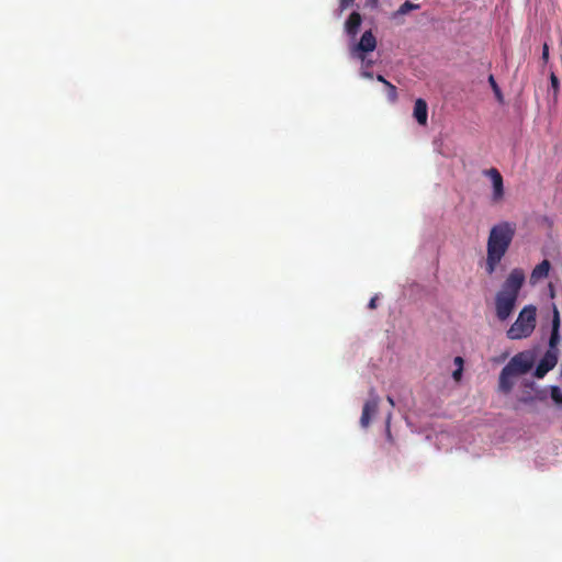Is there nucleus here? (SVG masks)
<instances>
[{"mask_svg":"<svg viewBox=\"0 0 562 562\" xmlns=\"http://www.w3.org/2000/svg\"><path fill=\"white\" fill-rule=\"evenodd\" d=\"M516 224L501 222L492 226L487 238L486 272L493 274L503 257L508 251L515 237Z\"/></svg>","mask_w":562,"mask_h":562,"instance_id":"f257e3e1","label":"nucleus"},{"mask_svg":"<svg viewBox=\"0 0 562 562\" xmlns=\"http://www.w3.org/2000/svg\"><path fill=\"white\" fill-rule=\"evenodd\" d=\"M526 276L522 269H513L502 284L501 290L496 293L495 310L499 321H506L514 312Z\"/></svg>","mask_w":562,"mask_h":562,"instance_id":"f03ea898","label":"nucleus"},{"mask_svg":"<svg viewBox=\"0 0 562 562\" xmlns=\"http://www.w3.org/2000/svg\"><path fill=\"white\" fill-rule=\"evenodd\" d=\"M533 363L532 355L527 351L515 355L501 371L498 379L499 391L509 393L514 387L513 379L529 372Z\"/></svg>","mask_w":562,"mask_h":562,"instance_id":"7ed1b4c3","label":"nucleus"},{"mask_svg":"<svg viewBox=\"0 0 562 562\" xmlns=\"http://www.w3.org/2000/svg\"><path fill=\"white\" fill-rule=\"evenodd\" d=\"M536 313L537 310L533 305L525 306L507 330V337L512 340L529 337L536 327Z\"/></svg>","mask_w":562,"mask_h":562,"instance_id":"20e7f679","label":"nucleus"},{"mask_svg":"<svg viewBox=\"0 0 562 562\" xmlns=\"http://www.w3.org/2000/svg\"><path fill=\"white\" fill-rule=\"evenodd\" d=\"M376 48V38L373 35L372 31H366L360 41L352 46H350V55L352 58L360 59L364 61V55L373 52Z\"/></svg>","mask_w":562,"mask_h":562,"instance_id":"39448f33","label":"nucleus"},{"mask_svg":"<svg viewBox=\"0 0 562 562\" xmlns=\"http://www.w3.org/2000/svg\"><path fill=\"white\" fill-rule=\"evenodd\" d=\"M369 396L370 398L364 403L360 417V425L363 428H367L370 425L371 418L376 414L380 403V397L374 387L370 389Z\"/></svg>","mask_w":562,"mask_h":562,"instance_id":"423d86ee","label":"nucleus"},{"mask_svg":"<svg viewBox=\"0 0 562 562\" xmlns=\"http://www.w3.org/2000/svg\"><path fill=\"white\" fill-rule=\"evenodd\" d=\"M484 175L492 181L493 193L492 202L499 203L504 199V181L501 172L496 168H490L484 171Z\"/></svg>","mask_w":562,"mask_h":562,"instance_id":"0eeeda50","label":"nucleus"},{"mask_svg":"<svg viewBox=\"0 0 562 562\" xmlns=\"http://www.w3.org/2000/svg\"><path fill=\"white\" fill-rule=\"evenodd\" d=\"M560 313L555 305H553V316H552V328H551V335L549 338V347L550 352L552 350H555L558 345L560 344Z\"/></svg>","mask_w":562,"mask_h":562,"instance_id":"6e6552de","label":"nucleus"},{"mask_svg":"<svg viewBox=\"0 0 562 562\" xmlns=\"http://www.w3.org/2000/svg\"><path fill=\"white\" fill-rule=\"evenodd\" d=\"M361 22H362L361 14L359 12L353 11L348 16V19L345 23L346 33L351 37H355L359 32Z\"/></svg>","mask_w":562,"mask_h":562,"instance_id":"1a4fd4ad","label":"nucleus"},{"mask_svg":"<svg viewBox=\"0 0 562 562\" xmlns=\"http://www.w3.org/2000/svg\"><path fill=\"white\" fill-rule=\"evenodd\" d=\"M555 356L551 357L550 351H548L547 357L537 366L535 376L538 379L543 378L555 366Z\"/></svg>","mask_w":562,"mask_h":562,"instance_id":"9d476101","label":"nucleus"},{"mask_svg":"<svg viewBox=\"0 0 562 562\" xmlns=\"http://www.w3.org/2000/svg\"><path fill=\"white\" fill-rule=\"evenodd\" d=\"M550 261L544 259L542 260L540 263H538L531 274H530V281L531 283H537L538 281L544 279L548 277L549 274V271H550Z\"/></svg>","mask_w":562,"mask_h":562,"instance_id":"9b49d317","label":"nucleus"},{"mask_svg":"<svg viewBox=\"0 0 562 562\" xmlns=\"http://www.w3.org/2000/svg\"><path fill=\"white\" fill-rule=\"evenodd\" d=\"M414 117L420 125L427 124L428 106L424 99H417L414 105Z\"/></svg>","mask_w":562,"mask_h":562,"instance_id":"f8f14e48","label":"nucleus"},{"mask_svg":"<svg viewBox=\"0 0 562 562\" xmlns=\"http://www.w3.org/2000/svg\"><path fill=\"white\" fill-rule=\"evenodd\" d=\"M419 4L417 3H413L411 1H405L397 10V14L400 15H404V14H407L408 12L413 11V10H417L419 9Z\"/></svg>","mask_w":562,"mask_h":562,"instance_id":"ddd939ff","label":"nucleus"},{"mask_svg":"<svg viewBox=\"0 0 562 562\" xmlns=\"http://www.w3.org/2000/svg\"><path fill=\"white\" fill-rule=\"evenodd\" d=\"M488 83H490L491 88L493 89V92H494L496 99L499 102H503V93H502L501 88L498 87L493 75L488 76Z\"/></svg>","mask_w":562,"mask_h":562,"instance_id":"4468645a","label":"nucleus"},{"mask_svg":"<svg viewBox=\"0 0 562 562\" xmlns=\"http://www.w3.org/2000/svg\"><path fill=\"white\" fill-rule=\"evenodd\" d=\"M550 395L557 404H562V391L559 386H552Z\"/></svg>","mask_w":562,"mask_h":562,"instance_id":"2eb2a0df","label":"nucleus"},{"mask_svg":"<svg viewBox=\"0 0 562 562\" xmlns=\"http://www.w3.org/2000/svg\"><path fill=\"white\" fill-rule=\"evenodd\" d=\"M387 90V98L391 102H395L397 100V90L396 87L393 83H387L386 86Z\"/></svg>","mask_w":562,"mask_h":562,"instance_id":"dca6fc26","label":"nucleus"},{"mask_svg":"<svg viewBox=\"0 0 562 562\" xmlns=\"http://www.w3.org/2000/svg\"><path fill=\"white\" fill-rule=\"evenodd\" d=\"M550 83H551V88L554 92V95H557L560 91V81L553 72L550 76Z\"/></svg>","mask_w":562,"mask_h":562,"instance_id":"f3484780","label":"nucleus"},{"mask_svg":"<svg viewBox=\"0 0 562 562\" xmlns=\"http://www.w3.org/2000/svg\"><path fill=\"white\" fill-rule=\"evenodd\" d=\"M353 2H355V0H339V8L341 11H344L347 8H349L350 5H352Z\"/></svg>","mask_w":562,"mask_h":562,"instance_id":"a211bd4d","label":"nucleus"},{"mask_svg":"<svg viewBox=\"0 0 562 562\" xmlns=\"http://www.w3.org/2000/svg\"><path fill=\"white\" fill-rule=\"evenodd\" d=\"M541 58H542V60L544 63H548V60H549V46H548V44H543Z\"/></svg>","mask_w":562,"mask_h":562,"instance_id":"6ab92c4d","label":"nucleus"},{"mask_svg":"<svg viewBox=\"0 0 562 562\" xmlns=\"http://www.w3.org/2000/svg\"><path fill=\"white\" fill-rule=\"evenodd\" d=\"M462 375V367H459L457 370L453 371L452 376L456 381H459Z\"/></svg>","mask_w":562,"mask_h":562,"instance_id":"aec40b11","label":"nucleus"},{"mask_svg":"<svg viewBox=\"0 0 562 562\" xmlns=\"http://www.w3.org/2000/svg\"><path fill=\"white\" fill-rule=\"evenodd\" d=\"M376 301H378V297H376V296L372 297V299L370 300L369 304H368V307H369L370 310H374V308L376 307Z\"/></svg>","mask_w":562,"mask_h":562,"instance_id":"412c9836","label":"nucleus"},{"mask_svg":"<svg viewBox=\"0 0 562 562\" xmlns=\"http://www.w3.org/2000/svg\"><path fill=\"white\" fill-rule=\"evenodd\" d=\"M361 76L363 78H367V79H372L373 78V74L371 71L367 70V69L361 71Z\"/></svg>","mask_w":562,"mask_h":562,"instance_id":"4be33fe9","label":"nucleus"},{"mask_svg":"<svg viewBox=\"0 0 562 562\" xmlns=\"http://www.w3.org/2000/svg\"><path fill=\"white\" fill-rule=\"evenodd\" d=\"M375 78L379 82H382L385 87L387 86V83H390V81H387L382 75H376Z\"/></svg>","mask_w":562,"mask_h":562,"instance_id":"5701e85b","label":"nucleus"},{"mask_svg":"<svg viewBox=\"0 0 562 562\" xmlns=\"http://www.w3.org/2000/svg\"><path fill=\"white\" fill-rule=\"evenodd\" d=\"M454 363L458 364L459 367H462L463 366V359L461 357H456Z\"/></svg>","mask_w":562,"mask_h":562,"instance_id":"b1692460","label":"nucleus"},{"mask_svg":"<svg viewBox=\"0 0 562 562\" xmlns=\"http://www.w3.org/2000/svg\"><path fill=\"white\" fill-rule=\"evenodd\" d=\"M362 64H363L364 68L368 69V68H370L372 66L373 63H372V60H366L364 59V61H362Z\"/></svg>","mask_w":562,"mask_h":562,"instance_id":"393cba45","label":"nucleus"},{"mask_svg":"<svg viewBox=\"0 0 562 562\" xmlns=\"http://www.w3.org/2000/svg\"><path fill=\"white\" fill-rule=\"evenodd\" d=\"M386 401L390 403L391 406H395V402L392 396H386Z\"/></svg>","mask_w":562,"mask_h":562,"instance_id":"a878e982","label":"nucleus"},{"mask_svg":"<svg viewBox=\"0 0 562 562\" xmlns=\"http://www.w3.org/2000/svg\"><path fill=\"white\" fill-rule=\"evenodd\" d=\"M369 2H370L372 5H376L378 0H369Z\"/></svg>","mask_w":562,"mask_h":562,"instance_id":"bb28decb","label":"nucleus"}]
</instances>
